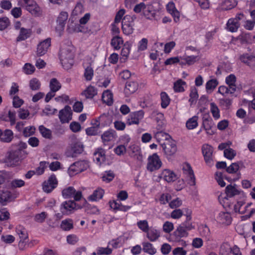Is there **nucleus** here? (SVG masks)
<instances>
[{"mask_svg":"<svg viewBox=\"0 0 255 255\" xmlns=\"http://www.w3.org/2000/svg\"><path fill=\"white\" fill-rule=\"evenodd\" d=\"M84 145L79 140L75 139L73 140L71 144V151L72 156H76L77 155L81 154L84 151Z\"/></svg>","mask_w":255,"mask_h":255,"instance_id":"obj_15","label":"nucleus"},{"mask_svg":"<svg viewBox=\"0 0 255 255\" xmlns=\"http://www.w3.org/2000/svg\"><path fill=\"white\" fill-rule=\"evenodd\" d=\"M84 10L83 4L81 2H78L72 11V14L73 15H77L83 13Z\"/></svg>","mask_w":255,"mask_h":255,"instance_id":"obj_57","label":"nucleus"},{"mask_svg":"<svg viewBox=\"0 0 255 255\" xmlns=\"http://www.w3.org/2000/svg\"><path fill=\"white\" fill-rule=\"evenodd\" d=\"M25 8L31 14L35 16H38L41 14L40 8L34 1H31L26 3Z\"/></svg>","mask_w":255,"mask_h":255,"instance_id":"obj_20","label":"nucleus"},{"mask_svg":"<svg viewBox=\"0 0 255 255\" xmlns=\"http://www.w3.org/2000/svg\"><path fill=\"white\" fill-rule=\"evenodd\" d=\"M47 217V213L45 212H42L40 214H37L35 215L34 220L37 223H42L44 222Z\"/></svg>","mask_w":255,"mask_h":255,"instance_id":"obj_62","label":"nucleus"},{"mask_svg":"<svg viewBox=\"0 0 255 255\" xmlns=\"http://www.w3.org/2000/svg\"><path fill=\"white\" fill-rule=\"evenodd\" d=\"M136 19L135 15H125L122 19V29L123 33L127 35L132 34L133 32L134 26V20Z\"/></svg>","mask_w":255,"mask_h":255,"instance_id":"obj_3","label":"nucleus"},{"mask_svg":"<svg viewBox=\"0 0 255 255\" xmlns=\"http://www.w3.org/2000/svg\"><path fill=\"white\" fill-rule=\"evenodd\" d=\"M72 112L69 106H66L59 113V118L62 123H68L72 120Z\"/></svg>","mask_w":255,"mask_h":255,"instance_id":"obj_10","label":"nucleus"},{"mask_svg":"<svg viewBox=\"0 0 255 255\" xmlns=\"http://www.w3.org/2000/svg\"><path fill=\"white\" fill-rule=\"evenodd\" d=\"M35 130V128L33 126H30L26 127L24 128L23 131V134L25 137H28L33 135Z\"/></svg>","mask_w":255,"mask_h":255,"instance_id":"obj_64","label":"nucleus"},{"mask_svg":"<svg viewBox=\"0 0 255 255\" xmlns=\"http://www.w3.org/2000/svg\"><path fill=\"white\" fill-rule=\"evenodd\" d=\"M110 207L114 210H119L123 211H127L130 208V206L123 205L120 201H114L110 202Z\"/></svg>","mask_w":255,"mask_h":255,"instance_id":"obj_34","label":"nucleus"},{"mask_svg":"<svg viewBox=\"0 0 255 255\" xmlns=\"http://www.w3.org/2000/svg\"><path fill=\"white\" fill-rule=\"evenodd\" d=\"M68 17V14L67 12H61L57 19V26L56 28H58L59 30L63 29Z\"/></svg>","mask_w":255,"mask_h":255,"instance_id":"obj_27","label":"nucleus"},{"mask_svg":"<svg viewBox=\"0 0 255 255\" xmlns=\"http://www.w3.org/2000/svg\"><path fill=\"white\" fill-rule=\"evenodd\" d=\"M94 159L97 163L100 164L105 160V151L102 149H99L95 152L94 155Z\"/></svg>","mask_w":255,"mask_h":255,"instance_id":"obj_36","label":"nucleus"},{"mask_svg":"<svg viewBox=\"0 0 255 255\" xmlns=\"http://www.w3.org/2000/svg\"><path fill=\"white\" fill-rule=\"evenodd\" d=\"M224 154L225 157L232 160L236 156V152L232 148H229L224 150Z\"/></svg>","mask_w":255,"mask_h":255,"instance_id":"obj_61","label":"nucleus"},{"mask_svg":"<svg viewBox=\"0 0 255 255\" xmlns=\"http://www.w3.org/2000/svg\"><path fill=\"white\" fill-rule=\"evenodd\" d=\"M186 83L182 79H178L174 82L173 85V89L175 92L180 93L183 92L185 91L184 86L186 85Z\"/></svg>","mask_w":255,"mask_h":255,"instance_id":"obj_37","label":"nucleus"},{"mask_svg":"<svg viewBox=\"0 0 255 255\" xmlns=\"http://www.w3.org/2000/svg\"><path fill=\"white\" fill-rule=\"evenodd\" d=\"M161 133L162 135L164 134L165 136V141L160 144L162 150L167 157H171L177 151L176 142L168 133L162 132H161Z\"/></svg>","mask_w":255,"mask_h":255,"instance_id":"obj_2","label":"nucleus"},{"mask_svg":"<svg viewBox=\"0 0 255 255\" xmlns=\"http://www.w3.org/2000/svg\"><path fill=\"white\" fill-rule=\"evenodd\" d=\"M49 87L51 91L56 92L61 88V85L57 79L53 78L50 81Z\"/></svg>","mask_w":255,"mask_h":255,"instance_id":"obj_45","label":"nucleus"},{"mask_svg":"<svg viewBox=\"0 0 255 255\" xmlns=\"http://www.w3.org/2000/svg\"><path fill=\"white\" fill-rule=\"evenodd\" d=\"M157 4L155 2L149 3L145 4L143 15L147 19H151L154 18L157 12L156 5Z\"/></svg>","mask_w":255,"mask_h":255,"instance_id":"obj_11","label":"nucleus"},{"mask_svg":"<svg viewBox=\"0 0 255 255\" xmlns=\"http://www.w3.org/2000/svg\"><path fill=\"white\" fill-rule=\"evenodd\" d=\"M115 131L113 130H110L105 131L102 135V139L104 142L110 141L113 139Z\"/></svg>","mask_w":255,"mask_h":255,"instance_id":"obj_47","label":"nucleus"},{"mask_svg":"<svg viewBox=\"0 0 255 255\" xmlns=\"http://www.w3.org/2000/svg\"><path fill=\"white\" fill-rule=\"evenodd\" d=\"M239 169V164L237 162L232 163L229 167L226 168V171L230 174L236 173Z\"/></svg>","mask_w":255,"mask_h":255,"instance_id":"obj_58","label":"nucleus"},{"mask_svg":"<svg viewBox=\"0 0 255 255\" xmlns=\"http://www.w3.org/2000/svg\"><path fill=\"white\" fill-rule=\"evenodd\" d=\"M62 196L65 199L74 198L76 201H80L82 197V192L76 191L73 187L69 186L64 189L62 191Z\"/></svg>","mask_w":255,"mask_h":255,"instance_id":"obj_6","label":"nucleus"},{"mask_svg":"<svg viewBox=\"0 0 255 255\" xmlns=\"http://www.w3.org/2000/svg\"><path fill=\"white\" fill-rule=\"evenodd\" d=\"M183 173L186 175L187 177L189 178L188 183L191 186L195 185V177L194 174L193 170H192L191 166L189 164H186L183 167Z\"/></svg>","mask_w":255,"mask_h":255,"instance_id":"obj_19","label":"nucleus"},{"mask_svg":"<svg viewBox=\"0 0 255 255\" xmlns=\"http://www.w3.org/2000/svg\"><path fill=\"white\" fill-rule=\"evenodd\" d=\"M144 113L143 110L131 113L128 116L127 123L128 125H138L139 121L143 118Z\"/></svg>","mask_w":255,"mask_h":255,"instance_id":"obj_9","label":"nucleus"},{"mask_svg":"<svg viewBox=\"0 0 255 255\" xmlns=\"http://www.w3.org/2000/svg\"><path fill=\"white\" fill-rule=\"evenodd\" d=\"M237 4L235 0H226L222 5L223 10H228L235 7Z\"/></svg>","mask_w":255,"mask_h":255,"instance_id":"obj_44","label":"nucleus"},{"mask_svg":"<svg viewBox=\"0 0 255 255\" xmlns=\"http://www.w3.org/2000/svg\"><path fill=\"white\" fill-rule=\"evenodd\" d=\"M210 111L214 119L217 120L220 117V111L214 103H210Z\"/></svg>","mask_w":255,"mask_h":255,"instance_id":"obj_50","label":"nucleus"},{"mask_svg":"<svg viewBox=\"0 0 255 255\" xmlns=\"http://www.w3.org/2000/svg\"><path fill=\"white\" fill-rule=\"evenodd\" d=\"M161 161L157 153H154L148 157L147 165V169L148 171L152 172L158 170L161 167Z\"/></svg>","mask_w":255,"mask_h":255,"instance_id":"obj_5","label":"nucleus"},{"mask_svg":"<svg viewBox=\"0 0 255 255\" xmlns=\"http://www.w3.org/2000/svg\"><path fill=\"white\" fill-rule=\"evenodd\" d=\"M15 197L12 193L7 190H0V203L5 205L8 202L13 200Z\"/></svg>","mask_w":255,"mask_h":255,"instance_id":"obj_18","label":"nucleus"},{"mask_svg":"<svg viewBox=\"0 0 255 255\" xmlns=\"http://www.w3.org/2000/svg\"><path fill=\"white\" fill-rule=\"evenodd\" d=\"M94 75V70L91 65H89L85 68L84 77L87 81L92 80Z\"/></svg>","mask_w":255,"mask_h":255,"instance_id":"obj_51","label":"nucleus"},{"mask_svg":"<svg viewBox=\"0 0 255 255\" xmlns=\"http://www.w3.org/2000/svg\"><path fill=\"white\" fill-rule=\"evenodd\" d=\"M242 191L239 189L236 184H230L226 187L225 192L228 197H233L240 194Z\"/></svg>","mask_w":255,"mask_h":255,"instance_id":"obj_23","label":"nucleus"},{"mask_svg":"<svg viewBox=\"0 0 255 255\" xmlns=\"http://www.w3.org/2000/svg\"><path fill=\"white\" fill-rule=\"evenodd\" d=\"M97 90L94 87L89 86L82 93V95H84L86 99H92L97 95Z\"/></svg>","mask_w":255,"mask_h":255,"instance_id":"obj_35","label":"nucleus"},{"mask_svg":"<svg viewBox=\"0 0 255 255\" xmlns=\"http://www.w3.org/2000/svg\"><path fill=\"white\" fill-rule=\"evenodd\" d=\"M219 82L216 79L209 80L206 84V90L207 92L213 91L218 85Z\"/></svg>","mask_w":255,"mask_h":255,"instance_id":"obj_43","label":"nucleus"},{"mask_svg":"<svg viewBox=\"0 0 255 255\" xmlns=\"http://www.w3.org/2000/svg\"><path fill=\"white\" fill-rule=\"evenodd\" d=\"M146 237L151 242H154L160 237V232L157 230L150 228L146 232Z\"/></svg>","mask_w":255,"mask_h":255,"instance_id":"obj_28","label":"nucleus"},{"mask_svg":"<svg viewBox=\"0 0 255 255\" xmlns=\"http://www.w3.org/2000/svg\"><path fill=\"white\" fill-rule=\"evenodd\" d=\"M13 138V133L10 129H5L2 131L0 129V140L3 142L9 143Z\"/></svg>","mask_w":255,"mask_h":255,"instance_id":"obj_24","label":"nucleus"},{"mask_svg":"<svg viewBox=\"0 0 255 255\" xmlns=\"http://www.w3.org/2000/svg\"><path fill=\"white\" fill-rule=\"evenodd\" d=\"M138 227L143 232H146L149 229L146 220H140L137 223Z\"/></svg>","mask_w":255,"mask_h":255,"instance_id":"obj_63","label":"nucleus"},{"mask_svg":"<svg viewBox=\"0 0 255 255\" xmlns=\"http://www.w3.org/2000/svg\"><path fill=\"white\" fill-rule=\"evenodd\" d=\"M115 177V174L111 170L106 171L103 175L102 178L103 181L109 183L112 181Z\"/></svg>","mask_w":255,"mask_h":255,"instance_id":"obj_55","label":"nucleus"},{"mask_svg":"<svg viewBox=\"0 0 255 255\" xmlns=\"http://www.w3.org/2000/svg\"><path fill=\"white\" fill-rule=\"evenodd\" d=\"M240 60L252 69L255 70V56L248 53L243 54L240 57Z\"/></svg>","mask_w":255,"mask_h":255,"instance_id":"obj_17","label":"nucleus"},{"mask_svg":"<svg viewBox=\"0 0 255 255\" xmlns=\"http://www.w3.org/2000/svg\"><path fill=\"white\" fill-rule=\"evenodd\" d=\"M31 33L32 31L30 29L20 28L19 34L16 38V41L19 42L27 39L30 36Z\"/></svg>","mask_w":255,"mask_h":255,"instance_id":"obj_29","label":"nucleus"},{"mask_svg":"<svg viewBox=\"0 0 255 255\" xmlns=\"http://www.w3.org/2000/svg\"><path fill=\"white\" fill-rule=\"evenodd\" d=\"M184 210L186 213L185 215L186 216V219L185 221L183 222L180 225L185 228L187 230L189 231L194 229V227L192 226V223L191 222V220L192 219V211L186 208Z\"/></svg>","mask_w":255,"mask_h":255,"instance_id":"obj_22","label":"nucleus"},{"mask_svg":"<svg viewBox=\"0 0 255 255\" xmlns=\"http://www.w3.org/2000/svg\"><path fill=\"white\" fill-rule=\"evenodd\" d=\"M185 228L180 225L171 235V238L174 242L180 241L182 238L188 236V233Z\"/></svg>","mask_w":255,"mask_h":255,"instance_id":"obj_14","label":"nucleus"},{"mask_svg":"<svg viewBox=\"0 0 255 255\" xmlns=\"http://www.w3.org/2000/svg\"><path fill=\"white\" fill-rule=\"evenodd\" d=\"M241 43H250L252 42V35L250 33H242L238 38Z\"/></svg>","mask_w":255,"mask_h":255,"instance_id":"obj_52","label":"nucleus"},{"mask_svg":"<svg viewBox=\"0 0 255 255\" xmlns=\"http://www.w3.org/2000/svg\"><path fill=\"white\" fill-rule=\"evenodd\" d=\"M89 167L88 162L86 160H81L75 162L70 165L68 168V172L70 176L86 170Z\"/></svg>","mask_w":255,"mask_h":255,"instance_id":"obj_4","label":"nucleus"},{"mask_svg":"<svg viewBox=\"0 0 255 255\" xmlns=\"http://www.w3.org/2000/svg\"><path fill=\"white\" fill-rule=\"evenodd\" d=\"M40 133L42 136L47 139H51L52 138V131L44 126L41 125L38 128Z\"/></svg>","mask_w":255,"mask_h":255,"instance_id":"obj_38","label":"nucleus"},{"mask_svg":"<svg viewBox=\"0 0 255 255\" xmlns=\"http://www.w3.org/2000/svg\"><path fill=\"white\" fill-rule=\"evenodd\" d=\"M82 206L76 203L74 201L69 200L63 202L61 205L60 210L63 214H69L73 210H77Z\"/></svg>","mask_w":255,"mask_h":255,"instance_id":"obj_7","label":"nucleus"},{"mask_svg":"<svg viewBox=\"0 0 255 255\" xmlns=\"http://www.w3.org/2000/svg\"><path fill=\"white\" fill-rule=\"evenodd\" d=\"M60 227L64 231H67L70 230L73 228V222L72 220L68 219L63 220L61 222Z\"/></svg>","mask_w":255,"mask_h":255,"instance_id":"obj_41","label":"nucleus"},{"mask_svg":"<svg viewBox=\"0 0 255 255\" xmlns=\"http://www.w3.org/2000/svg\"><path fill=\"white\" fill-rule=\"evenodd\" d=\"M198 117L197 116H194L191 118L188 119L186 122V126L188 129H193L198 126Z\"/></svg>","mask_w":255,"mask_h":255,"instance_id":"obj_42","label":"nucleus"},{"mask_svg":"<svg viewBox=\"0 0 255 255\" xmlns=\"http://www.w3.org/2000/svg\"><path fill=\"white\" fill-rule=\"evenodd\" d=\"M214 124L213 123V120H210L202 122V126L204 128V129L206 131L207 133L212 134V131L211 130L212 128L214 127Z\"/></svg>","mask_w":255,"mask_h":255,"instance_id":"obj_49","label":"nucleus"},{"mask_svg":"<svg viewBox=\"0 0 255 255\" xmlns=\"http://www.w3.org/2000/svg\"><path fill=\"white\" fill-rule=\"evenodd\" d=\"M240 24L239 22L237 21L236 19L230 18L227 22V28L229 31L232 32H234L237 31L240 27Z\"/></svg>","mask_w":255,"mask_h":255,"instance_id":"obj_32","label":"nucleus"},{"mask_svg":"<svg viewBox=\"0 0 255 255\" xmlns=\"http://www.w3.org/2000/svg\"><path fill=\"white\" fill-rule=\"evenodd\" d=\"M51 45V39L47 38L38 44L37 47L36 55L38 56L44 55Z\"/></svg>","mask_w":255,"mask_h":255,"instance_id":"obj_16","label":"nucleus"},{"mask_svg":"<svg viewBox=\"0 0 255 255\" xmlns=\"http://www.w3.org/2000/svg\"><path fill=\"white\" fill-rule=\"evenodd\" d=\"M20 151L14 150L9 152L8 155L5 158L4 162L7 166L13 167L18 164L20 160Z\"/></svg>","mask_w":255,"mask_h":255,"instance_id":"obj_8","label":"nucleus"},{"mask_svg":"<svg viewBox=\"0 0 255 255\" xmlns=\"http://www.w3.org/2000/svg\"><path fill=\"white\" fill-rule=\"evenodd\" d=\"M16 232L20 238V242H24L28 238V234L25 229L19 226L16 228Z\"/></svg>","mask_w":255,"mask_h":255,"instance_id":"obj_40","label":"nucleus"},{"mask_svg":"<svg viewBox=\"0 0 255 255\" xmlns=\"http://www.w3.org/2000/svg\"><path fill=\"white\" fill-rule=\"evenodd\" d=\"M217 220L222 224L230 225L232 222V217L228 212H221L217 217Z\"/></svg>","mask_w":255,"mask_h":255,"instance_id":"obj_26","label":"nucleus"},{"mask_svg":"<svg viewBox=\"0 0 255 255\" xmlns=\"http://www.w3.org/2000/svg\"><path fill=\"white\" fill-rule=\"evenodd\" d=\"M58 184V181L54 174L50 175L47 181L43 183V189L47 192H51L56 187Z\"/></svg>","mask_w":255,"mask_h":255,"instance_id":"obj_13","label":"nucleus"},{"mask_svg":"<svg viewBox=\"0 0 255 255\" xmlns=\"http://www.w3.org/2000/svg\"><path fill=\"white\" fill-rule=\"evenodd\" d=\"M123 43L124 40L122 37L120 36H114L111 41V45L115 50L120 49Z\"/></svg>","mask_w":255,"mask_h":255,"instance_id":"obj_30","label":"nucleus"},{"mask_svg":"<svg viewBox=\"0 0 255 255\" xmlns=\"http://www.w3.org/2000/svg\"><path fill=\"white\" fill-rule=\"evenodd\" d=\"M202 150L206 163L210 165L213 164V147L208 144H204Z\"/></svg>","mask_w":255,"mask_h":255,"instance_id":"obj_12","label":"nucleus"},{"mask_svg":"<svg viewBox=\"0 0 255 255\" xmlns=\"http://www.w3.org/2000/svg\"><path fill=\"white\" fill-rule=\"evenodd\" d=\"M10 24L9 19L7 17L0 18V30L6 29Z\"/></svg>","mask_w":255,"mask_h":255,"instance_id":"obj_60","label":"nucleus"},{"mask_svg":"<svg viewBox=\"0 0 255 255\" xmlns=\"http://www.w3.org/2000/svg\"><path fill=\"white\" fill-rule=\"evenodd\" d=\"M138 89V84L134 81H128L125 86L124 92L128 96L134 93Z\"/></svg>","mask_w":255,"mask_h":255,"instance_id":"obj_25","label":"nucleus"},{"mask_svg":"<svg viewBox=\"0 0 255 255\" xmlns=\"http://www.w3.org/2000/svg\"><path fill=\"white\" fill-rule=\"evenodd\" d=\"M142 251L148 255H154L156 253V249L153 245L147 242L142 243Z\"/></svg>","mask_w":255,"mask_h":255,"instance_id":"obj_31","label":"nucleus"},{"mask_svg":"<svg viewBox=\"0 0 255 255\" xmlns=\"http://www.w3.org/2000/svg\"><path fill=\"white\" fill-rule=\"evenodd\" d=\"M75 48L73 46L68 45L60 50V59L62 66L65 69H69L74 64Z\"/></svg>","mask_w":255,"mask_h":255,"instance_id":"obj_1","label":"nucleus"},{"mask_svg":"<svg viewBox=\"0 0 255 255\" xmlns=\"http://www.w3.org/2000/svg\"><path fill=\"white\" fill-rule=\"evenodd\" d=\"M41 83L36 78H33L29 81V87L33 91L38 90L40 88Z\"/></svg>","mask_w":255,"mask_h":255,"instance_id":"obj_54","label":"nucleus"},{"mask_svg":"<svg viewBox=\"0 0 255 255\" xmlns=\"http://www.w3.org/2000/svg\"><path fill=\"white\" fill-rule=\"evenodd\" d=\"M232 252V248L228 243H223L220 247V254L221 255H228Z\"/></svg>","mask_w":255,"mask_h":255,"instance_id":"obj_48","label":"nucleus"},{"mask_svg":"<svg viewBox=\"0 0 255 255\" xmlns=\"http://www.w3.org/2000/svg\"><path fill=\"white\" fill-rule=\"evenodd\" d=\"M102 100L108 105L110 106L113 104V94L109 90L103 92L102 95Z\"/></svg>","mask_w":255,"mask_h":255,"instance_id":"obj_39","label":"nucleus"},{"mask_svg":"<svg viewBox=\"0 0 255 255\" xmlns=\"http://www.w3.org/2000/svg\"><path fill=\"white\" fill-rule=\"evenodd\" d=\"M104 194V190L101 188H98L95 190L93 194L89 196L88 199L92 201H96L102 198Z\"/></svg>","mask_w":255,"mask_h":255,"instance_id":"obj_33","label":"nucleus"},{"mask_svg":"<svg viewBox=\"0 0 255 255\" xmlns=\"http://www.w3.org/2000/svg\"><path fill=\"white\" fill-rule=\"evenodd\" d=\"M159 177L168 182H173L177 179V175L173 171L167 169L163 170Z\"/></svg>","mask_w":255,"mask_h":255,"instance_id":"obj_21","label":"nucleus"},{"mask_svg":"<svg viewBox=\"0 0 255 255\" xmlns=\"http://www.w3.org/2000/svg\"><path fill=\"white\" fill-rule=\"evenodd\" d=\"M189 96L190 99L189 100V102H190L191 104L196 102L198 98V94L197 90L196 88L194 87L191 88Z\"/></svg>","mask_w":255,"mask_h":255,"instance_id":"obj_56","label":"nucleus"},{"mask_svg":"<svg viewBox=\"0 0 255 255\" xmlns=\"http://www.w3.org/2000/svg\"><path fill=\"white\" fill-rule=\"evenodd\" d=\"M130 49V44L128 42H126L121 51V55L125 57L124 60L127 59L129 54Z\"/></svg>","mask_w":255,"mask_h":255,"instance_id":"obj_53","label":"nucleus"},{"mask_svg":"<svg viewBox=\"0 0 255 255\" xmlns=\"http://www.w3.org/2000/svg\"><path fill=\"white\" fill-rule=\"evenodd\" d=\"M161 100V106L162 108H166L169 104L170 99L166 92H162L160 94Z\"/></svg>","mask_w":255,"mask_h":255,"instance_id":"obj_46","label":"nucleus"},{"mask_svg":"<svg viewBox=\"0 0 255 255\" xmlns=\"http://www.w3.org/2000/svg\"><path fill=\"white\" fill-rule=\"evenodd\" d=\"M10 185L13 188H20L25 185V182L21 179H15L11 181Z\"/></svg>","mask_w":255,"mask_h":255,"instance_id":"obj_59","label":"nucleus"}]
</instances>
